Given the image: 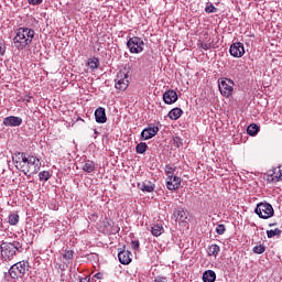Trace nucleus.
Segmentation results:
<instances>
[{
    "label": "nucleus",
    "instance_id": "nucleus-5",
    "mask_svg": "<svg viewBox=\"0 0 282 282\" xmlns=\"http://www.w3.org/2000/svg\"><path fill=\"white\" fill-rule=\"evenodd\" d=\"M127 47L130 54H142L144 52V40L139 36H128Z\"/></svg>",
    "mask_w": 282,
    "mask_h": 282
},
{
    "label": "nucleus",
    "instance_id": "nucleus-41",
    "mask_svg": "<svg viewBox=\"0 0 282 282\" xmlns=\"http://www.w3.org/2000/svg\"><path fill=\"white\" fill-rule=\"evenodd\" d=\"M153 282H166V278H156Z\"/></svg>",
    "mask_w": 282,
    "mask_h": 282
},
{
    "label": "nucleus",
    "instance_id": "nucleus-27",
    "mask_svg": "<svg viewBox=\"0 0 282 282\" xmlns=\"http://www.w3.org/2000/svg\"><path fill=\"white\" fill-rule=\"evenodd\" d=\"M50 177H52V174L50 173V171H42L39 173V180L41 182H47Z\"/></svg>",
    "mask_w": 282,
    "mask_h": 282
},
{
    "label": "nucleus",
    "instance_id": "nucleus-2",
    "mask_svg": "<svg viewBox=\"0 0 282 282\" xmlns=\"http://www.w3.org/2000/svg\"><path fill=\"white\" fill-rule=\"evenodd\" d=\"M34 30L30 28H19L15 31V36L13 37V45L17 50L23 51L25 47L32 45L34 41Z\"/></svg>",
    "mask_w": 282,
    "mask_h": 282
},
{
    "label": "nucleus",
    "instance_id": "nucleus-31",
    "mask_svg": "<svg viewBox=\"0 0 282 282\" xmlns=\"http://www.w3.org/2000/svg\"><path fill=\"white\" fill-rule=\"evenodd\" d=\"M63 259H65V261H72V259H74V251L66 250L63 254Z\"/></svg>",
    "mask_w": 282,
    "mask_h": 282
},
{
    "label": "nucleus",
    "instance_id": "nucleus-4",
    "mask_svg": "<svg viewBox=\"0 0 282 282\" xmlns=\"http://www.w3.org/2000/svg\"><path fill=\"white\" fill-rule=\"evenodd\" d=\"M30 270V262L28 261H20L14 263L9 269V275L11 279H23L25 276V272Z\"/></svg>",
    "mask_w": 282,
    "mask_h": 282
},
{
    "label": "nucleus",
    "instance_id": "nucleus-42",
    "mask_svg": "<svg viewBox=\"0 0 282 282\" xmlns=\"http://www.w3.org/2000/svg\"><path fill=\"white\" fill-rule=\"evenodd\" d=\"M79 282H89V279H88V278H82V279L79 280Z\"/></svg>",
    "mask_w": 282,
    "mask_h": 282
},
{
    "label": "nucleus",
    "instance_id": "nucleus-20",
    "mask_svg": "<svg viewBox=\"0 0 282 282\" xmlns=\"http://www.w3.org/2000/svg\"><path fill=\"white\" fill-rule=\"evenodd\" d=\"M182 113H184V111L181 108H174L167 113V118H170V120H180Z\"/></svg>",
    "mask_w": 282,
    "mask_h": 282
},
{
    "label": "nucleus",
    "instance_id": "nucleus-8",
    "mask_svg": "<svg viewBox=\"0 0 282 282\" xmlns=\"http://www.w3.org/2000/svg\"><path fill=\"white\" fill-rule=\"evenodd\" d=\"M115 87L119 91H126L129 88V74L119 72L115 79Z\"/></svg>",
    "mask_w": 282,
    "mask_h": 282
},
{
    "label": "nucleus",
    "instance_id": "nucleus-12",
    "mask_svg": "<svg viewBox=\"0 0 282 282\" xmlns=\"http://www.w3.org/2000/svg\"><path fill=\"white\" fill-rule=\"evenodd\" d=\"M182 184V178L178 176H172L166 180V188L167 191H177Z\"/></svg>",
    "mask_w": 282,
    "mask_h": 282
},
{
    "label": "nucleus",
    "instance_id": "nucleus-7",
    "mask_svg": "<svg viewBox=\"0 0 282 282\" xmlns=\"http://www.w3.org/2000/svg\"><path fill=\"white\" fill-rule=\"evenodd\" d=\"M218 88L225 98H230L232 96V91H235V82L228 78H223L220 82H218Z\"/></svg>",
    "mask_w": 282,
    "mask_h": 282
},
{
    "label": "nucleus",
    "instance_id": "nucleus-32",
    "mask_svg": "<svg viewBox=\"0 0 282 282\" xmlns=\"http://www.w3.org/2000/svg\"><path fill=\"white\" fill-rule=\"evenodd\" d=\"M253 252L254 254H263V252H265V246L260 245V246L253 247Z\"/></svg>",
    "mask_w": 282,
    "mask_h": 282
},
{
    "label": "nucleus",
    "instance_id": "nucleus-30",
    "mask_svg": "<svg viewBox=\"0 0 282 282\" xmlns=\"http://www.w3.org/2000/svg\"><path fill=\"white\" fill-rule=\"evenodd\" d=\"M174 174H175V167H173L171 165H166L165 166V175H167V180L170 177H173Z\"/></svg>",
    "mask_w": 282,
    "mask_h": 282
},
{
    "label": "nucleus",
    "instance_id": "nucleus-35",
    "mask_svg": "<svg viewBox=\"0 0 282 282\" xmlns=\"http://www.w3.org/2000/svg\"><path fill=\"white\" fill-rule=\"evenodd\" d=\"M216 232L217 235H224V232H226V225H217Z\"/></svg>",
    "mask_w": 282,
    "mask_h": 282
},
{
    "label": "nucleus",
    "instance_id": "nucleus-11",
    "mask_svg": "<svg viewBox=\"0 0 282 282\" xmlns=\"http://www.w3.org/2000/svg\"><path fill=\"white\" fill-rule=\"evenodd\" d=\"M2 124H4V127H21L23 119L17 116H9L3 119Z\"/></svg>",
    "mask_w": 282,
    "mask_h": 282
},
{
    "label": "nucleus",
    "instance_id": "nucleus-39",
    "mask_svg": "<svg viewBox=\"0 0 282 282\" xmlns=\"http://www.w3.org/2000/svg\"><path fill=\"white\" fill-rule=\"evenodd\" d=\"M6 55V46H0V56Z\"/></svg>",
    "mask_w": 282,
    "mask_h": 282
},
{
    "label": "nucleus",
    "instance_id": "nucleus-44",
    "mask_svg": "<svg viewBox=\"0 0 282 282\" xmlns=\"http://www.w3.org/2000/svg\"><path fill=\"white\" fill-rule=\"evenodd\" d=\"M26 102H30V97L26 98Z\"/></svg>",
    "mask_w": 282,
    "mask_h": 282
},
{
    "label": "nucleus",
    "instance_id": "nucleus-23",
    "mask_svg": "<svg viewBox=\"0 0 282 282\" xmlns=\"http://www.w3.org/2000/svg\"><path fill=\"white\" fill-rule=\"evenodd\" d=\"M87 66L91 72H96L98 67H100V61L97 57H93L88 59Z\"/></svg>",
    "mask_w": 282,
    "mask_h": 282
},
{
    "label": "nucleus",
    "instance_id": "nucleus-26",
    "mask_svg": "<svg viewBox=\"0 0 282 282\" xmlns=\"http://www.w3.org/2000/svg\"><path fill=\"white\" fill-rule=\"evenodd\" d=\"M147 149H149V145H147V143L141 142L139 144H137L135 147V152L139 153L140 155L147 153Z\"/></svg>",
    "mask_w": 282,
    "mask_h": 282
},
{
    "label": "nucleus",
    "instance_id": "nucleus-38",
    "mask_svg": "<svg viewBox=\"0 0 282 282\" xmlns=\"http://www.w3.org/2000/svg\"><path fill=\"white\" fill-rule=\"evenodd\" d=\"M199 47H202V50H205V52H208V50H210V44L209 43H200Z\"/></svg>",
    "mask_w": 282,
    "mask_h": 282
},
{
    "label": "nucleus",
    "instance_id": "nucleus-14",
    "mask_svg": "<svg viewBox=\"0 0 282 282\" xmlns=\"http://www.w3.org/2000/svg\"><path fill=\"white\" fill-rule=\"evenodd\" d=\"M163 101L165 105H173V102H177V93L173 89L166 90L163 94Z\"/></svg>",
    "mask_w": 282,
    "mask_h": 282
},
{
    "label": "nucleus",
    "instance_id": "nucleus-36",
    "mask_svg": "<svg viewBox=\"0 0 282 282\" xmlns=\"http://www.w3.org/2000/svg\"><path fill=\"white\" fill-rule=\"evenodd\" d=\"M131 248H132V250H140V241L139 240H132L131 241Z\"/></svg>",
    "mask_w": 282,
    "mask_h": 282
},
{
    "label": "nucleus",
    "instance_id": "nucleus-29",
    "mask_svg": "<svg viewBox=\"0 0 282 282\" xmlns=\"http://www.w3.org/2000/svg\"><path fill=\"white\" fill-rule=\"evenodd\" d=\"M9 224L10 226H17L19 224V214L9 215Z\"/></svg>",
    "mask_w": 282,
    "mask_h": 282
},
{
    "label": "nucleus",
    "instance_id": "nucleus-34",
    "mask_svg": "<svg viewBox=\"0 0 282 282\" xmlns=\"http://www.w3.org/2000/svg\"><path fill=\"white\" fill-rule=\"evenodd\" d=\"M173 144L176 149H180V147H182L183 142H182V138L180 137H174L173 138Z\"/></svg>",
    "mask_w": 282,
    "mask_h": 282
},
{
    "label": "nucleus",
    "instance_id": "nucleus-1",
    "mask_svg": "<svg viewBox=\"0 0 282 282\" xmlns=\"http://www.w3.org/2000/svg\"><path fill=\"white\" fill-rule=\"evenodd\" d=\"M13 164L18 171H22L24 175L28 173H39L41 171V160L34 155H26L23 152H15L12 156Z\"/></svg>",
    "mask_w": 282,
    "mask_h": 282
},
{
    "label": "nucleus",
    "instance_id": "nucleus-16",
    "mask_svg": "<svg viewBox=\"0 0 282 282\" xmlns=\"http://www.w3.org/2000/svg\"><path fill=\"white\" fill-rule=\"evenodd\" d=\"M173 215L176 221H186V219H188V216L186 215V210H184V207H177L173 212Z\"/></svg>",
    "mask_w": 282,
    "mask_h": 282
},
{
    "label": "nucleus",
    "instance_id": "nucleus-13",
    "mask_svg": "<svg viewBox=\"0 0 282 282\" xmlns=\"http://www.w3.org/2000/svg\"><path fill=\"white\" fill-rule=\"evenodd\" d=\"M133 254L129 250H121L118 253L119 262L122 263V265H129L131 263Z\"/></svg>",
    "mask_w": 282,
    "mask_h": 282
},
{
    "label": "nucleus",
    "instance_id": "nucleus-43",
    "mask_svg": "<svg viewBox=\"0 0 282 282\" xmlns=\"http://www.w3.org/2000/svg\"><path fill=\"white\" fill-rule=\"evenodd\" d=\"M269 226H270V227H272V226H276V224H269Z\"/></svg>",
    "mask_w": 282,
    "mask_h": 282
},
{
    "label": "nucleus",
    "instance_id": "nucleus-21",
    "mask_svg": "<svg viewBox=\"0 0 282 282\" xmlns=\"http://www.w3.org/2000/svg\"><path fill=\"white\" fill-rule=\"evenodd\" d=\"M141 191L143 193H153L155 191V184L151 183V181H145L141 185Z\"/></svg>",
    "mask_w": 282,
    "mask_h": 282
},
{
    "label": "nucleus",
    "instance_id": "nucleus-22",
    "mask_svg": "<svg viewBox=\"0 0 282 282\" xmlns=\"http://www.w3.org/2000/svg\"><path fill=\"white\" fill-rule=\"evenodd\" d=\"M219 252H221V248L219 247V245H210L207 248L208 257H217V254H219Z\"/></svg>",
    "mask_w": 282,
    "mask_h": 282
},
{
    "label": "nucleus",
    "instance_id": "nucleus-37",
    "mask_svg": "<svg viewBox=\"0 0 282 282\" xmlns=\"http://www.w3.org/2000/svg\"><path fill=\"white\" fill-rule=\"evenodd\" d=\"M28 3L30 6H41V3H43V0H28Z\"/></svg>",
    "mask_w": 282,
    "mask_h": 282
},
{
    "label": "nucleus",
    "instance_id": "nucleus-3",
    "mask_svg": "<svg viewBox=\"0 0 282 282\" xmlns=\"http://www.w3.org/2000/svg\"><path fill=\"white\" fill-rule=\"evenodd\" d=\"M21 248H23V245L19 241L2 242L0 246V259L2 261H12Z\"/></svg>",
    "mask_w": 282,
    "mask_h": 282
},
{
    "label": "nucleus",
    "instance_id": "nucleus-17",
    "mask_svg": "<svg viewBox=\"0 0 282 282\" xmlns=\"http://www.w3.org/2000/svg\"><path fill=\"white\" fill-rule=\"evenodd\" d=\"M82 171L85 173H94L96 171V163L94 161H84L82 164Z\"/></svg>",
    "mask_w": 282,
    "mask_h": 282
},
{
    "label": "nucleus",
    "instance_id": "nucleus-6",
    "mask_svg": "<svg viewBox=\"0 0 282 282\" xmlns=\"http://www.w3.org/2000/svg\"><path fill=\"white\" fill-rule=\"evenodd\" d=\"M254 213L260 219H270V217H274V208L269 203H259Z\"/></svg>",
    "mask_w": 282,
    "mask_h": 282
},
{
    "label": "nucleus",
    "instance_id": "nucleus-24",
    "mask_svg": "<svg viewBox=\"0 0 282 282\" xmlns=\"http://www.w3.org/2000/svg\"><path fill=\"white\" fill-rule=\"evenodd\" d=\"M260 129H261V128L259 127V124H257V123H251V124L248 126V128H247V133H248V135L254 137V135H257V133H259Z\"/></svg>",
    "mask_w": 282,
    "mask_h": 282
},
{
    "label": "nucleus",
    "instance_id": "nucleus-33",
    "mask_svg": "<svg viewBox=\"0 0 282 282\" xmlns=\"http://www.w3.org/2000/svg\"><path fill=\"white\" fill-rule=\"evenodd\" d=\"M205 12L207 14H214L215 12H217V8H215L214 4L210 3L205 8Z\"/></svg>",
    "mask_w": 282,
    "mask_h": 282
},
{
    "label": "nucleus",
    "instance_id": "nucleus-18",
    "mask_svg": "<svg viewBox=\"0 0 282 282\" xmlns=\"http://www.w3.org/2000/svg\"><path fill=\"white\" fill-rule=\"evenodd\" d=\"M270 182H282V166H278L274 169L271 178H269Z\"/></svg>",
    "mask_w": 282,
    "mask_h": 282
},
{
    "label": "nucleus",
    "instance_id": "nucleus-15",
    "mask_svg": "<svg viewBox=\"0 0 282 282\" xmlns=\"http://www.w3.org/2000/svg\"><path fill=\"white\" fill-rule=\"evenodd\" d=\"M95 120L98 124H105V122H107V112L105 108L98 107L95 110Z\"/></svg>",
    "mask_w": 282,
    "mask_h": 282
},
{
    "label": "nucleus",
    "instance_id": "nucleus-10",
    "mask_svg": "<svg viewBox=\"0 0 282 282\" xmlns=\"http://www.w3.org/2000/svg\"><path fill=\"white\" fill-rule=\"evenodd\" d=\"M229 53L234 58H241L243 54H246V48L243 46V43L236 42L232 43L229 47Z\"/></svg>",
    "mask_w": 282,
    "mask_h": 282
},
{
    "label": "nucleus",
    "instance_id": "nucleus-28",
    "mask_svg": "<svg viewBox=\"0 0 282 282\" xmlns=\"http://www.w3.org/2000/svg\"><path fill=\"white\" fill-rule=\"evenodd\" d=\"M281 229L275 228V229H270L267 230V237L268 239H272V237H279L281 235Z\"/></svg>",
    "mask_w": 282,
    "mask_h": 282
},
{
    "label": "nucleus",
    "instance_id": "nucleus-25",
    "mask_svg": "<svg viewBox=\"0 0 282 282\" xmlns=\"http://www.w3.org/2000/svg\"><path fill=\"white\" fill-rule=\"evenodd\" d=\"M162 232H164V227H162V225L160 224L154 225L151 229V234L153 235V237H160Z\"/></svg>",
    "mask_w": 282,
    "mask_h": 282
},
{
    "label": "nucleus",
    "instance_id": "nucleus-40",
    "mask_svg": "<svg viewBox=\"0 0 282 282\" xmlns=\"http://www.w3.org/2000/svg\"><path fill=\"white\" fill-rule=\"evenodd\" d=\"M95 279L101 280L104 278V274L98 272L94 275Z\"/></svg>",
    "mask_w": 282,
    "mask_h": 282
},
{
    "label": "nucleus",
    "instance_id": "nucleus-19",
    "mask_svg": "<svg viewBox=\"0 0 282 282\" xmlns=\"http://www.w3.org/2000/svg\"><path fill=\"white\" fill-rule=\"evenodd\" d=\"M204 282H215L217 281V274L213 270H207L203 273Z\"/></svg>",
    "mask_w": 282,
    "mask_h": 282
},
{
    "label": "nucleus",
    "instance_id": "nucleus-9",
    "mask_svg": "<svg viewBox=\"0 0 282 282\" xmlns=\"http://www.w3.org/2000/svg\"><path fill=\"white\" fill-rule=\"evenodd\" d=\"M160 133V128L154 124H149L141 131V140H151V138H155Z\"/></svg>",
    "mask_w": 282,
    "mask_h": 282
}]
</instances>
